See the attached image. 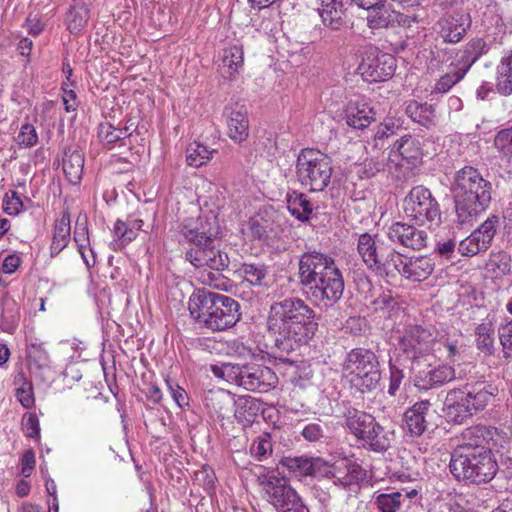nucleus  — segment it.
Instances as JSON below:
<instances>
[{"mask_svg": "<svg viewBox=\"0 0 512 512\" xmlns=\"http://www.w3.org/2000/svg\"><path fill=\"white\" fill-rule=\"evenodd\" d=\"M380 347H357L348 352L343 364L345 371L352 375V382L362 392L376 389L381 380Z\"/></svg>", "mask_w": 512, "mask_h": 512, "instance_id": "nucleus-9", "label": "nucleus"}, {"mask_svg": "<svg viewBox=\"0 0 512 512\" xmlns=\"http://www.w3.org/2000/svg\"><path fill=\"white\" fill-rule=\"evenodd\" d=\"M216 152L217 150L209 149L202 143L194 142L189 144L186 149V162L189 166L197 168L206 164Z\"/></svg>", "mask_w": 512, "mask_h": 512, "instance_id": "nucleus-43", "label": "nucleus"}, {"mask_svg": "<svg viewBox=\"0 0 512 512\" xmlns=\"http://www.w3.org/2000/svg\"><path fill=\"white\" fill-rule=\"evenodd\" d=\"M396 68L395 58L378 50L366 52L358 70L366 81L382 82L391 78Z\"/></svg>", "mask_w": 512, "mask_h": 512, "instance_id": "nucleus-15", "label": "nucleus"}, {"mask_svg": "<svg viewBox=\"0 0 512 512\" xmlns=\"http://www.w3.org/2000/svg\"><path fill=\"white\" fill-rule=\"evenodd\" d=\"M491 432L484 425H474L466 428L461 434V443L452 452H469L474 450L490 449L487 444Z\"/></svg>", "mask_w": 512, "mask_h": 512, "instance_id": "nucleus-26", "label": "nucleus"}, {"mask_svg": "<svg viewBox=\"0 0 512 512\" xmlns=\"http://www.w3.org/2000/svg\"><path fill=\"white\" fill-rule=\"evenodd\" d=\"M70 241V218L68 215H63L58 220L54 227V234L50 246L51 256H57Z\"/></svg>", "mask_w": 512, "mask_h": 512, "instance_id": "nucleus-40", "label": "nucleus"}, {"mask_svg": "<svg viewBox=\"0 0 512 512\" xmlns=\"http://www.w3.org/2000/svg\"><path fill=\"white\" fill-rule=\"evenodd\" d=\"M430 334L421 326H412L402 333L398 339V347L407 358L417 359L430 350Z\"/></svg>", "mask_w": 512, "mask_h": 512, "instance_id": "nucleus-21", "label": "nucleus"}, {"mask_svg": "<svg viewBox=\"0 0 512 512\" xmlns=\"http://www.w3.org/2000/svg\"><path fill=\"white\" fill-rule=\"evenodd\" d=\"M288 211L299 221L307 222L313 212V204L303 193L293 192L287 196Z\"/></svg>", "mask_w": 512, "mask_h": 512, "instance_id": "nucleus-39", "label": "nucleus"}, {"mask_svg": "<svg viewBox=\"0 0 512 512\" xmlns=\"http://www.w3.org/2000/svg\"><path fill=\"white\" fill-rule=\"evenodd\" d=\"M497 394V387L484 381L466 383L460 389H451L444 400L445 417L450 423L462 424L484 410Z\"/></svg>", "mask_w": 512, "mask_h": 512, "instance_id": "nucleus-6", "label": "nucleus"}, {"mask_svg": "<svg viewBox=\"0 0 512 512\" xmlns=\"http://www.w3.org/2000/svg\"><path fill=\"white\" fill-rule=\"evenodd\" d=\"M430 412L431 403L429 400H421L413 404L403 415L405 430L414 437L423 435L429 428L428 417Z\"/></svg>", "mask_w": 512, "mask_h": 512, "instance_id": "nucleus-24", "label": "nucleus"}, {"mask_svg": "<svg viewBox=\"0 0 512 512\" xmlns=\"http://www.w3.org/2000/svg\"><path fill=\"white\" fill-rule=\"evenodd\" d=\"M386 235L393 244L411 250H421L427 245L426 231L405 222H395L390 225Z\"/></svg>", "mask_w": 512, "mask_h": 512, "instance_id": "nucleus-19", "label": "nucleus"}, {"mask_svg": "<svg viewBox=\"0 0 512 512\" xmlns=\"http://www.w3.org/2000/svg\"><path fill=\"white\" fill-rule=\"evenodd\" d=\"M498 337L502 346L503 358L510 360L512 358V320L499 326Z\"/></svg>", "mask_w": 512, "mask_h": 512, "instance_id": "nucleus-51", "label": "nucleus"}, {"mask_svg": "<svg viewBox=\"0 0 512 512\" xmlns=\"http://www.w3.org/2000/svg\"><path fill=\"white\" fill-rule=\"evenodd\" d=\"M489 51V46L483 38H473L461 50L458 67L467 73L474 63Z\"/></svg>", "mask_w": 512, "mask_h": 512, "instance_id": "nucleus-33", "label": "nucleus"}, {"mask_svg": "<svg viewBox=\"0 0 512 512\" xmlns=\"http://www.w3.org/2000/svg\"><path fill=\"white\" fill-rule=\"evenodd\" d=\"M211 371L217 378L250 392L266 393L278 384L276 373L256 361L212 365Z\"/></svg>", "mask_w": 512, "mask_h": 512, "instance_id": "nucleus-7", "label": "nucleus"}, {"mask_svg": "<svg viewBox=\"0 0 512 512\" xmlns=\"http://www.w3.org/2000/svg\"><path fill=\"white\" fill-rule=\"evenodd\" d=\"M450 191L454 203L455 223L463 227L472 225L488 209L492 201L493 187L478 169L464 166L455 172Z\"/></svg>", "mask_w": 512, "mask_h": 512, "instance_id": "nucleus-3", "label": "nucleus"}, {"mask_svg": "<svg viewBox=\"0 0 512 512\" xmlns=\"http://www.w3.org/2000/svg\"><path fill=\"white\" fill-rule=\"evenodd\" d=\"M466 72L462 68L455 66L452 70L441 76L435 85V90L441 93L448 92L456 83H458Z\"/></svg>", "mask_w": 512, "mask_h": 512, "instance_id": "nucleus-50", "label": "nucleus"}, {"mask_svg": "<svg viewBox=\"0 0 512 512\" xmlns=\"http://www.w3.org/2000/svg\"><path fill=\"white\" fill-rule=\"evenodd\" d=\"M235 274L252 286L264 287L267 285L268 266L264 263L243 262L235 270Z\"/></svg>", "mask_w": 512, "mask_h": 512, "instance_id": "nucleus-34", "label": "nucleus"}, {"mask_svg": "<svg viewBox=\"0 0 512 512\" xmlns=\"http://www.w3.org/2000/svg\"><path fill=\"white\" fill-rule=\"evenodd\" d=\"M114 234L122 244H128L137 237V232L128 223L117 220L114 225Z\"/></svg>", "mask_w": 512, "mask_h": 512, "instance_id": "nucleus-56", "label": "nucleus"}, {"mask_svg": "<svg viewBox=\"0 0 512 512\" xmlns=\"http://www.w3.org/2000/svg\"><path fill=\"white\" fill-rule=\"evenodd\" d=\"M299 285L306 298L320 309L337 304L344 293L345 282L335 259L318 250H309L298 263Z\"/></svg>", "mask_w": 512, "mask_h": 512, "instance_id": "nucleus-2", "label": "nucleus"}, {"mask_svg": "<svg viewBox=\"0 0 512 512\" xmlns=\"http://www.w3.org/2000/svg\"><path fill=\"white\" fill-rule=\"evenodd\" d=\"M17 304L15 301H3L0 326L4 332L12 333L18 322Z\"/></svg>", "mask_w": 512, "mask_h": 512, "instance_id": "nucleus-48", "label": "nucleus"}, {"mask_svg": "<svg viewBox=\"0 0 512 512\" xmlns=\"http://www.w3.org/2000/svg\"><path fill=\"white\" fill-rule=\"evenodd\" d=\"M281 464L299 477L330 478L336 476V466L320 457H283Z\"/></svg>", "mask_w": 512, "mask_h": 512, "instance_id": "nucleus-17", "label": "nucleus"}, {"mask_svg": "<svg viewBox=\"0 0 512 512\" xmlns=\"http://www.w3.org/2000/svg\"><path fill=\"white\" fill-rule=\"evenodd\" d=\"M4 211L9 215L18 214L23 208L24 204L16 191L10 190L4 198Z\"/></svg>", "mask_w": 512, "mask_h": 512, "instance_id": "nucleus-57", "label": "nucleus"}, {"mask_svg": "<svg viewBox=\"0 0 512 512\" xmlns=\"http://www.w3.org/2000/svg\"><path fill=\"white\" fill-rule=\"evenodd\" d=\"M393 152H396L401 160L411 167H417L422 162V147L419 139L411 135H404L393 145Z\"/></svg>", "mask_w": 512, "mask_h": 512, "instance_id": "nucleus-29", "label": "nucleus"}, {"mask_svg": "<svg viewBox=\"0 0 512 512\" xmlns=\"http://www.w3.org/2000/svg\"><path fill=\"white\" fill-rule=\"evenodd\" d=\"M90 18V11L82 1H74L66 14L65 23L72 34L81 32L87 25Z\"/></svg>", "mask_w": 512, "mask_h": 512, "instance_id": "nucleus-38", "label": "nucleus"}, {"mask_svg": "<svg viewBox=\"0 0 512 512\" xmlns=\"http://www.w3.org/2000/svg\"><path fill=\"white\" fill-rule=\"evenodd\" d=\"M188 309L200 328L212 332L229 329L241 319L237 300L206 288L197 289L191 294Z\"/></svg>", "mask_w": 512, "mask_h": 512, "instance_id": "nucleus-4", "label": "nucleus"}, {"mask_svg": "<svg viewBox=\"0 0 512 512\" xmlns=\"http://www.w3.org/2000/svg\"><path fill=\"white\" fill-rule=\"evenodd\" d=\"M23 430L27 437L38 438L40 436L39 419L36 414L30 413L23 422Z\"/></svg>", "mask_w": 512, "mask_h": 512, "instance_id": "nucleus-60", "label": "nucleus"}, {"mask_svg": "<svg viewBox=\"0 0 512 512\" xmlns=\"http://www.w3.org/2000/svg\"><path fill=\"white\" fill-rule=\"evenodd\" d=\"M317 12L321 18L322 26L315 27L310 32L311 42L338 43L339 39L333 36V32H340L347 27L342 3L336 0L323 1Z\"/></svg>", "mask_w": 512, "mask_h": 512, "instance_id": "nucleus-14", "label": "nucleus"}, {"mask_svg": "<svg viewBox=\"0 0 512 512\" xmlns=\"http://www.w3.org/2000/svg\"><path fill=\"white\" fill-rule=\"evenodd\" d=\"M495 146L506 156L512 160V126L510 128L500 130L495 136Z\"/></svg>", "mask_w": 512, "mask_h": 512, "instance_id": "nucleus-53", "label": "nucleus"}, {"mask_svg": "<svg viewBox=\"0 0 512 512\" xmlns=\"http://www.w3.org/2000/svg\"><path fill=\"white\" fill-rule=\"evenodd\" d=\"M449 468L458 481L476 485L489 483L499 471V465L491 449L451 452Z\"/></svg>", "mask_w": 512, "mask_h": 512, "instance_id": "nucleus-8", "label": "nucleus"}, {"mask_svg": "<svg viewBox=\"0 0 512 512\" xmlns=\"http://www.w3.org/2000/svg\"><path fill=\"white\" fill-rule=\"evenodd\" d=\"M438 34L445 43L460 42L471 27L470 15L463 11L447 12L437 21Z\"/></svg>", "mask_w": 512, "mask_h": 512, "instance_id": "nucleus-18", "label": "nucleus"}, {"mask_svg": "<svg viewBox=\"0 0 512 512\" xmlns=\"http://www.w3.org/2000/svg\"><path fill=\"white\" fill-rule=\"evenodd\" d=\"M74 240L77 243L78 250H79L84 262L86 263L87 267H91L92 265H94L95 260L93 261L92 264H90L85 256V253H84L86 243H89L88 228L85 224L80 225L77 223L76 229L74 231Z\"/></svg>", "mask_w": 512, "mask_h": 512, "instance_id": "nucleus-54", "label": "nucleus"}, {"mask_svg": "<svg viewBox=\"0 0 512 512\" xmlns=\"http://www.w3.org/2000/svg\"><path fill=\"white\" fill-rule=\"evenodd\" d=\"M129 127H115L111 122H103L98 126V137L102 144L112 149L117 143L127 146L125 140L130 137Z\"/></svg>", "mask_w": 512, "mask_h": 512, "instance_id": "nucleus-36", "label": "nucleus"}, {"mask_svg": "<svg viewBox=\"0 0 512 512\" xmlns=\"http://www.w3.org/2000/svg\"><path fill=\"white\" fill-rule=\"evenodd\" d=\"M328 425L321 419L303 423L300 435L309 443H323L327 439Z\"/></svg>", "mask_w": 512, "mask_h": 512, "instance_id": "nucleus-44", "label": "nucleus"}, {"mask_svg": "<svg viewBox=\"0 0 512 512\" xmlns=\"http://www.w3.org/2000/svg\"><path fill=\"white\" fill-rule=\"evenodd\" d=\"M404 264L403 255L393 247L390 257L384 263L379 276L391 280L397 279L403 276Z\"/></svg>", "mask_w": 512, "mask_h": 512, "instance_id": "nucleus-46", "label": "nucleus"}, {"mask_svg": "<svg viewBox=\"0 0 512 512\" xmlns=\"http://www.w3.org/2000/svg\"><path fill=\"white\" fill-rule=\"evenodd\" d=\"M168 389L176 404L183 408L189 405V397L187 392L173 381H167Z\"/></svg>", "mask_w": 512, "mask_h": 512, "instance_id": "nucleus-59", "label": "nucleus"}, {"mask_svg": "<svg viewBox=\"0 0 512 512\" xmlns=\"http://www.w3.org/2000/svg\"><path fill=\"white\" fill-rule=\"evenodd\" d=\"M385 164L375 158H366L359 164L358 174L361 179H370L380 171H383Z\"/></svg>", "mask_w": 512, "mask_h": 512, "instance_id": "nucleus-52", "label": "nucleus"}, {"mask_svg": "<svg viewBox=\"0 0 512 512\" xmlns=\"http://www.w3.org/2000/svg\"><path fill=\"white\" fill-rule=\"evenodd\" d=\"M257 482L266 501L277 512H309L301 496L286 477L274 472L262 473L257 476Z\"/></svg>", "mask_w": 512, "mask_h": 512, "instance_id": "nucleus-11", "label": "nucleus"}, {"mask_svg": "<svg viewBox=\"0 0 512 512\" xmlns=\"http://www.w3.org/2000/svg\"><path fill=\"white\" fill-rule=\"evenodd\" d=\"M181 234L190 244L185 253L186 260L194 267H208L216 271L228 268L230 260L226 252L215 244L213 233L208 228V222L201 217L183 223Z\"/></svg>", "mask_w": 512, "mask_h": 512, "instance_id": "nucleus-5", "label": "nucleus"}, {"mask_svg": "<svg viewBox=\"0 0 512 512\" xmlns=\"http://www.w3.org/2000/svg\"><path fill=\"white\" fill-rule=\"evenodd\" d=\"M221 63L219 70L223 78L234 80L243 67V50L239 46H232L222 51L220 56Z\"/></svg>", "mask_w": 512, "mask_h": 512, "instance_id": "nucleus-31", "label": "nucleus"}, {"mask_svg": "<svg viewBox=\"0 0 512 512\" xmlns=\"http://www.w3.org/2000/svg\"><path fill=\"white\" fill-rule=\"evenodd\" d=\"M434 265L429 256L412 257L403 266V277L412 281H423L432 274Z\"/></svg>", "mask_w": 512, "mask_h": 512, "instance_id": "nucleus-32", "label": "nucleus"}, {"mask_svg": "<svg viewBox=\"0 0 512 512\" xmlns=\"http://www.w3.org/2000/svg\"><path fill=\"white\" fill-rule=\"evenodd\" d=\"M374 108L364 99L351 100L345 109V118L348 126L363 130L367 128L375 118Z\"/></svg>", "mask_w": 512, "mask_h": 512, "instance_id": "nucleus-25", "label": "nucleus"}, {"mask_svg": "<svg viewBox=\"0 0 512 512\" xmlns=\"http://www.w3.org/2000/svg\"><path fill=\"white\" fill-rule=\"evenodd\" d=\"M266 329L280 353L277 358L287 362L283 355L307 344L318 331L316 312L300 297L281 298L270 304Z\"/></svg>", "mask_w": 512, "mask_h": 512, "instance_id": "nucleus-1", "label": "nucleus"}, {"mask_svg": "<svg viewBox=\"0 0 512 512\" xmlns=\"http://www.w3.org/2000/svg\"><path fill=\"white\" fill-rule=\"evenodd\" d=\"M404 201L406 203L405 213L419 225L429 223L430 225L440 226L442 223L440 204L430 189L422 185L415 186Z\"/></svg>", "mask_w": 512, "mask_h": 512, "instance_id": "nucleus-13", "label": "nucleus"}, {"mask_svg": "<svg viewBox=\"0 0 512 512\" xmlns=\"http://www.w3.org/2000/svg\"><path fill=\"white\" fill-rule=\"evenodd\" d=\"M496 88L502 95L512 94V50L508 56L502 57L497 65Z\"/></svg>", "mask_w": 512, "mask_h": 512, "instance_id": "nucleus-41", "label": "nucleus"}, {"mask_svg": "<svg viewBox=\"0 0 512 512\" xmlns=\"http://www.w3.org/2000/svg\"><path fill=\"white\" fill-rule=\"evenodd\" d=\"M255 457L258 460H262L268 454L272 452V444L270 441V434H266L265 437L260 438L256 446L253 448Z\"/></svg>", "mask_w": 512, "mask_h": 512, "instance_id": "nucleus-62", "label": "nucleus"}, {"mask_svg": "<svg viewBox=\"0 0 512 512\" xmlns=\"http://www.w3.org/2000/svg\"><path fill=\"white\" fill-rule=\"evenodd\" d=\"M389 370H390V383L388 388V393L391 396H395L397 391L400 388V385L404 379L403 370L399 369L395 364L390 360L389 362Z\"/></svg>", "mask_w": 512, "mask_h": 512, "instance_id": "nucleus-58", "label": "nucleus"}, {"mask_svg": "<svg viewBox=\"0 0 512 512\" xmlns=\"http://www.w3.org/2000/svg\"><path fill=\"white\" fill-rule=\"evenodd\" d=\"M389 246L390 244L385 241L374 238L368 233H363L358 238L357 250L363 262L371 270L380 260V255L385 253Z\"/></svg>", "mask_w": 512, "mask_h": 512, "instance_id": "nucleus-27", "label": "nucleus"}, {"mask_svg": "<svg viewBox=\"0 0 512 512\" xmlns=\"http://www.w3.org/2000/svg\"><path fill=\"white\" fill-rule=\"evenodd\" d=\"M476 346L487 354L493 355L495 352L494 327L491 321L482 322L475 328Z\"/></svg>", "mask_w": 512, "mask_h": 512, "instance_id": "nucleus-42", "label": "nucleus"}, {"mask_svg": "<svg viewBox=\"0 0 512 512\" xmlns=\"http://www.w3.org/2000/svg\"><path fill=\"white\" fill-rule=\"evenodd\" d=\"M263 404L260 400L251 397H240L235 401L234 416L236 420L244 426H251L259 414L263 413Z\"/></svg>", "mask_w": 512, "mask_h": 512, "instance_id": "nucleus-30", "label": "nucleus"}, {"mask_svg": "<svg viewBox=\"0 0 512 512\" xmlns=\"http://www.w3.org/2000/svg\"><path fill=\"white\" fill-rule=\"evenodd\" d=\"M346 427L358 439L376 452L386 451L390 447V438L375 418L354 407H348L343 413Z\"/></svg>", "mask_w": 512, "mask_h": 512, "instance_id": "nucleus-12", "label": "nucleus"}, {"mask_svg": "<svg viewBox=\"0 0 512 512\" xmlns=\"http://www.w3.org/2000/svg\"><path fill=\"white\" fill-rule=\"evenodd\" d=\"M368 11L366 22L371 30L388 29L394 27V11L390 10L386 3H380L372 8H366Z\"/></svg>", "mask_w": 512, "mask_h": 512, "instance_id": "nucleus-35", "label": "nucleus"}, {"mask_svg": "<svg viewBox=\"0 0 512 512\" xmlns=\"http://www.w3.org/2000/svg\"><path fill=\"white\" fill-rule=\"evenodd\" d=\"M405 112L413 121L423 127L430 128L435 125V109L433 105L427 103H419L411 100L407 103Z\"/></svg>", "mask_w": 512, "mask_h": 512, "instance_id": "nucleus-37", "label": "nucleus"}, {"mask_svg": "<svg viewBox=\"0 0 512 512\" xmlns=\"http://www.w3.org/2000/svg\"><path fill=\"white\" fill-rule=\"evenodd\" d=\"M247 236L262 246L272 247L278 238V225L268 212L258 213L247 222Z\"/></svg>", "mask_w": 512, "mask_h": 512, "instance_id": "nucleus-20", "label": "nucleus"}, {"mask_svg": "<svg viewBox=\"0 0 512 512\" xmlns=\"http://www.w3.org/2000/svg\"><path fill=\"white\" fill-rule=\"evenodd\" d=\"M397 129H399V126L395 125L393 119H387L379 126L375 133V140L377 141L389 138L396 133Z\"/></svg>", "mask_w": 512, "mask_h": 512, "instance_id": "nucleus-63", "label": "nucleus"}, {"mask_svg": "<svg viewBox=\"0 0 512 512\" xmlns=\"http://www.w3.org/2000/svg\"><path fill=\"white\" fill-rule=\"evenodd\" d=\"M487 266L496 276L507 275L511 270V257L505 251L491 253Z\"/></svg>", "mask_w": 512, "mask_h": 512, "instance_id": "nucleus-49", "label": "nucleus"}, {"mask_svg": "<svg viewBox=\"0 0 512 512\" xmlns=\"http://www.w3.org/2000/svg\"><path fill=\"white\" fill-rule=\"evenodd\" d=\"M332 159L315 149H302L296 161V175L310 192H322L331 182Z\"/></svg>", "mask_w": 512, "mask_h": 512, "instance_id": "nucleus-10", "label": "nucleus"}, {"mask_svg": "<svg viewBox=\"0 0 512 512\" xmlns=\"http://www.w3.org/2000/svg\"><path fill=\"white\" fill-rule=\"evenodd\" d=\"M224 116L230 139L236 143L245 141L249 135V121L245 105L238 102L227 105L224 109Z\"/></svg>", "mask_w": 512, "mask_h": 512, "instance_id": "nucleus-23", "label": "nucleus"}, {"mask_svg": "<svg viewBox=\"0 0 512 512\" xmlns=\"http://www.w3.org/2000/svg\"><path fill=\"white\" fill-rule=\"evenodd\" d=\"M499 223L498 216H489L477 229L459 243V252L464 256H474L486 251L492 244Z\"/></svg>", "mask_w": 512, "mask_h": 512, "instance_id": "nucleus-16", "label": "nucleus"}, {"mask_svg": "<svg viewBox=\"0 0 512 512\" xmlns=\"http://www.w3.org/2000/svg\"><path fill=\"white\" fill-rule=\"evenodd\" d=\"M405 497L400 492L380 493L374 497V504L380 512H397Z\"/></svg>", "mask_w": 512, "mask_h": 512, "instance_id": "nucleus-47", "label": "nucleus"}, {"mask_svg": "<svg viewBox=\"0 0 512 512\" xmlns=\"http://www.w3.org/2000/svg\"><path fill=\"white\" fill-rule=\"evenodd\" d=\"M26 354L31 369L42 370L49 366V354L41 342H32L27 346Z\"/></svg>", "mask_w": 512, "mask_h": 512, "instance_id": "nucleus-45", "label": "nucleus"}, {"mask_svg": "<svg viewBox=\"0 0 512 512\" xmlns=\"http://www.w3.org/2000/svg\"><path fill=\"white\" fill-rule=\"evenodd\" d=\"M346 472L349 477L355 482L358 486L360 482H363L367 478V471L362 468L361 465L348 461L345 465Z\"/></svg>", "mask_w": 512, "mask_h": 512, "instance_id": "nucleus-61", "label": "nucleus"}, {"mask_svg": "<svg viewBox=\"0 0 512 512\" xmlns=\"http://www.w3.org/2000/svg\"><path fill=\"white\" fill-rule=\"evenodd\" d=\"M38 141V135L32 124H24L17 136V142L22 147H32Z\"/></svg>", "mask_w": 512, "mask_h": 512, "instance_id": "nucleus-55", "label": "nucleus"}, {"mask_svg": "<svg viewBox=\"0 0 512 512\" xmlns=\"http://www.w3.org/2000/svg\"><path fill=\"white\" fill-rule=\"evenodd\" d=\"M35 454L32 449L26 450L21 459V473L24 477H29L35 468Z\"/></svg>", "mask_w": 512, "mask_h": 512, "instance_id": "nucleus-64", "label": "nucleus"}, {"mask_svg": "<svg viewBox=\"0 0 512 512\" xmlns=\"http://www.w3.org/2000/svg\"><path fill=\"white\" fill-rule=\"evenodd\" d=\"M63 171L69 182L78 184L82 179L84 153L78 145H71L64 150Z\"/></svg>", "mask_w": 512, "mask_h": 512, "instance_id": "nucleus-28", "label": "nucleus"}, {"mask_svg": "<svg viewBox=\"0 0 512 512\" xmlns=\"http://www.w3.org/2000/svg\"><path fill=\"white\" fill-rule=\"evenodd\" d=\"M453 379H455V370L451 366L429 365L415 374L413 382L418 390L428 391L439 388Z\"/></svg>", "mask_w": 512, "mask_h": 512, "instance_id": "nucleus-22", "label": "nucleus"}]
</instances>
